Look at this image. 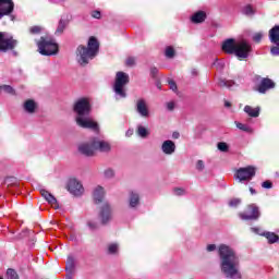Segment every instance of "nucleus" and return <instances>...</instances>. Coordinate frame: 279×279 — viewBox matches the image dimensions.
Masks as SVG:
<instances>
[{
  "label": "nucleus",
  "instance_id": "f257e3e1",
  "mask_svg": "<svg viewBox=\"0 0 279 279\" xmlns=\"http://www.w3.org/2000/svg\"><path fill=\"white\" fill-rule=\"evenodd\" d=\"M218 256H219V267L221 274L228 279H241L243 275H241V260L239 259V255H236V251L226 244H220L218 247Z\"/></svg>",
  "mask_w": 279,
  "mask_h": 279
},
{
  "label": "nucleus",
  "instance_id": "f03ea898",
  "mask_svg": "<svg viewBox=\"0 0 279 279\" xmlns=\"http://www.w3.org/2000/svg\"><path fill=\"white\" fill-rule=\"evenodd\" d=\"M73 110L76 114L75 121L78 128L84 130H99V124L90 119V100L88 98H80L74 102Z\"/></svg>",
  "mask_w": 279,
  "mask_h": 279
},
{
  "label": "nucleus",
  "instance_id": "7ed1b4c3",
  "mask_svg": "<svg viewBox=\"0 0 279 279\" xmlns=\"http://www.w3.org/2000/svg\"><path fill=\"white\" fill-rule=\"evenodd\" d=\"M99 51V41L95 37H90L86 46H78L76 49V56L81 66H86L97 56Z\"/></svg>",
  "mask_w": 279,
  "mask_h": 279
},
{
  "label": "nucleus",
  "instance_id": "20e7f679",
  "mask_svg": "<svg viewBox=\"0 0 279 279\" xmlns=\"http://www.w3.org/2000/svg\"><path fill=\"white\" fill-rule=\"evenodd\" d=\"M130 84V75L125 72H117L116 82L113 85V92L117 95V99H125L128 94L125 93V86Z\"/></svg>",
  "mask_w": 279,
  "mask_h": 279
},
{
  "label": "nucleus",
  "instance_id": "39448f33",
  "mask_svg": "<svg viewBox=\"0 0 279 279\" xmlns=\"http://www.w3.org/2000/svg\"><path fill=\"white\" fill-rule=\"evenodd\" d=\"M37 47L40 56H56L58 53V44L50 37H40Z\"/></svg>",
  "mask_w": 279,
  "mask_h": 279
},
{
  "label": "nucleus",
  "instance_id": "423d86ee",
  "mask_svg": "<svg viewBox=\"0 0 279 279\" xmlns=\"http://www.w3.org/2000/svg\"><path fill=\"white\" fill-rule=\"evenodd\" d=\"M19 40L8 33L0 32V51L7 53V51H12L16 49Z\"/></svg>",
  "mask_w": 279,
  "mask_h": 279
},
{
  "label": "nucleus",
  "instance_id": "0eeeda50",
  "mask_svg": "<svg viewBox=\"0 0 279 279\" xmlns=\"http://www.w3.org/2000/svg\"><path fill=\"white\" fill-rule=\"evenodd\" d=\"M240 219L243 221H258L260 218V209L256 204H251L247 206V209L245 213H241L239 215Z\"/></svg>",
  "mask_w": 279,
  "mask_h": 279
},
{
  "label": "nucleus",
  "instance_id": "6e6552de",
  "mask_svg": "<svg viewBox=\"0 0 279 279\" xmlns=\"http://www.w3.org/2000/svg\"><path fill=\"white\" fill-rule=\"evenodd\" d=\"M254 175H256V168L254 166L240 168L235 172V178L240 182H250V180H252V178H254Z\"/></svg>",
  "mask_w": 279,
  "mask_h": 279
},
{
  "label": "nucleus",
  "instance_id": "1a4fd4ad",
  "mask_svg": "<svg viewBox=\"0 0 279 279\" xmlns=\"http://www.w3.org/2000/svg\"><path fill=\"white\" fill-rule=\"evenodd\" d=\"M252 52V46L245 41L241 40L236 43L234 56L240 60H245L250 58V53Z\"/></svg>",
  "mask_w": 279,
  "mask_h": 279
},
{
  "label": "nucleus",
  "instance_id": "9d476101",
  "mask_svg": "<svg viewBox=\"0 0 279 279\" xmlns=\"http://www.w3.org/2000/svg\"><path fill=\"white\" fill-rule=\"evenodd\" d=\"M269 40L272 43L274 46L270 49L271 56H279V25H275L270 31H269Z\"/></svg>",
  "mask_w": 279,
  "mask_h": 279
},
{
  "label": "nucleus",
  "instance_id": "9b49d317",
  "mask_svg": "<svg viewBox=\"0 0 279 279\" xmlns=\"http://www.w3.org/2000/svg\"><path fill=\"white\" fill-rule=\"evenodd\" d=\"M98 218L100 220L101 226H108L110 221H112V207L105 203L98 214Z\"/></svg>",
  "mask_w": 279,
  "mask_h": 279
},
{
  "label": "nucleus",
  "instance_id": "f8f14e48",
  "mask_svg": "<svg viewBox=\"0 0 279 279\" xmlns=\"http://www.w3.org/2000/svg\"><path fill=\"white\" fill-rule=\"evenodd\" d=\"M66 189L71 195L75 197H80V195H84V185L77 179H70L68 181Z\"/></svg>",
  "mask_w": 279,
  "mask_h": 279
},
{
  "label": "nucleus",
  "instance_id": "ddd939ff",
  "mask_svg": "<svg viewBox=\"0 0 279 279\" xmlns=\"http://www.w3.org/2000/svg\"><path fill=\"white\" fill-rule=\"evenodd\" d=\"M14 12V2L12 0H0V20Z\"/></svg>",
  "mask_w": 279,
  "mask_h": 279
},
{
  "label": "nucleus",
  "instance_id": "4468645a",
  "mask_svg": "<svg viewBox=\"0 0 279 279\" xmlns=\"http://www.w3.org/2000/svg\"><path fill=\"white\" fill-rule=\"evenodd\" d=\"M135 110L140 117L147 119L149 117V108L147 107V100L144 98L137 99L135 104Z\"/></svg>",
  "mask_w": 279,
  "mask_h": 279
},
{
  "label": "nucleus",
  "instance_id": "2eb2a0df",
  "mask_svg": "<svg viewBox=\"0 0 279 279\" xmlns=\"http://www.w3.org/2000/svg\"><path fill=\"white\" fill-rule=\"evenodd\" d=\"M252 232H255V234H259L260 236H265L267 239L269 245H274V243H279V236L278 234L271 232V231H265L260 233L259 228H251Z\"/></svg>",
  "mask_w": 279,
  "mask_h": 279
},
{
  "label": "nucleus",
  "instance_id": "dca6fc26",
  "mask_svg": "<svg viewBox=\"0 0 279 279\" xmlns=\"http://www.w3.org/2000/svg\"><path fill=\"white\" fill-rule=\"evenodd\" d=\"M94 147L95 151H100V154H110L112 151V145L101 140H94Z\"/></svg>",
  "mask_w": 279,
  "mask_h": 279
},
{
  "label": "nucleus",
  "instance_id": "f3484780",
  "mask_svg": "<svg viewBox=\"0 0 279 279\" xmlns=\"http://www.w3.org/2000/svg\"><path fill=\"white\" fill-rule=\"evenodd\" d=\"M78 151L83 156H87V157L95 156V141L78 145Z\"/></svg>",
  "mask_w": 279,
  "mask_h": 279
},
{
  "label": "nucleus",
  "instance_id": "a211bd4d",
  "mask_svg": "<svg viewBox=\"0 0 279 279\" xmlns=\"http://www.w3.org/2000/svg\"><path fill=\"white\" fill-rule=\"evenodd\" d=\"M161 151L166 156H173L175 154V142L167 140L161 144Z\"/></svg>",
  "mask_w": 279,
  "mask_h": 279
},
{
  "label": "nucleus",
  "instance_id": "6ab92c4d",
  "mask_svg": "<svg viewBox=\"0 0 279 279\" xmlns=\"http://www.w3.org/2000/svg\"><path fill=\"white\" fill-rule=\"evenodd\" d=\"M129 208L136 210L141 206V195L136 192H130L128 198Z\"/></svg>",
  "mask_w": 279,
  "mask_h": 279
},
{
  "label": "nucleus",
  "instance_id": "aec40b11",
  "mask_svg": "<svg viewBox=\"0 0 279 279\" xmlns=\"http://www.w3.org/2000/svg\"><path fill=\"white\" fill-rule=\"evenodd\" d=\"M23 110L26 114H36V110H38V102L34 99H27L23 104Z\"/></svg>",
  "mask_w": 279,
  "mask_h": 279
},
{
  "label": "nucleus",
  "instance_id": "412c9836",
  "mask_svg": "<svg viewBox=\"0 0 279 279\" xmlns=\"http://www.w3.org/2000/svg\"><path fill=\"white\" fill-rule=\"evenodd\" d=\"M222 51H225V53H235L236 51V40L229 38L227 40H225L222 43Z\"/></svg>",
  "mask_w": 279,
  "mask_h": 279
},
{
  "label": "nucleus",
  "instance_id": "4be33fe9",
  "mask_svg": "<svg viewBox=\"0 0 279 279\" xmlns=\"http://www.w3.org/2000/svg\"><path fill=\"white\" fill-rule=\"evenodd\" d=\"M276 83H274V81H271V78H263L260 84L257 87L258 93H262L264 95V93H266L267 90L275 88Z\"/></svg>",
  "mask_w": 279,
  "mask_h": 279
},
{
  "label": "nucleus",
  "instance_id": "5701e85b",
  "mask_svg": "<svg viewBox=\"0 0 279 279\" xmlns=\"http://www.w3.org/2000/svg\"><path fill=\"white\" fill-rule=\"evenodd\" d=\"M93 197L95 204H101V202H104V197H106V191L101 185H98L94 189Z\"/></svg>",
  "mask_w": 279,
  "mask_h": 279
},
{
  "label": "nucleus",
  "instance_id": "b1692460",
  "mask_svg": "<svg viewBox=\"0 0 279 279\" xmlns=\"http://www.w3.org/2000/svg\"><path fill=\"white\" fill-rule=\"evenodd\" d=\"M40 194L41 197L48 202V204H51V206H54V208L58 207V199H56L51 193H49L47 190H41Z\"/></svg>",
  "mask_w": 279,
  "mask_h": 279
},
{
  "label": "nucleus",
  "instance_id": "393cba45",
  "mask_svg": "<svg viewBox=\"0 0 279 279\" xmlns=\"http://www.w3.org/2000/svg\"><path fill=\"white\" fill-rule=\"evenodd\" d=\"M244 112L248 117H252L253 119H256V118L260 117V107L253 108L252 106H245L244 107Z\"/></svg>",
  "mask_w": 279,
  "mask_h": 279
},
{
  "label": "nucleus",
  "instance_id": "a878e982",
  "mask_svg": "<svg viewBox=\"0 0 279 279\" xmlns=\"http://www.w3.org/2000/svg\"><path fill=\"white\" fill-rule=\"evenodd\" d=\"M192 23H204L206 21V12L198 11L194 13L191 17Z\"/></svg>",
  "mask_w": 279,
  "mask_h": 279
},
{
  "label": "nucleus",
  "instance_id": "bb28decb",
  "mask_svg": "<svg viewBox=\"0 0 279 279\" xmlns=\"http://www.w3.org/2000/svg\"><path fill=\"white\" fill-rule=\"evenodd\" d=\"M218 86L220 88H232L233 86H236V82L233 80L219 78Z\"/></svg>",
  "mask_w": 279,
  "mask_h": 279
},
{
  "label": "nucleus",
  "instance_id": "cd10ccee",
  "mask_svg": "<svg viewBox=\"0 0 279 279\" xmlns=\"http://www.w3.org/2000/svg\"><path fill=\"white\" fill-rule=\"evenodd\" d=\"M65 271L74 272L75 271V258L71 255L68 256L65 264Z\"/></svg>",
  "mask_w": 279,
  "mask_h": 279
},
{
  "label": "nucleus",
  "instance_id": "c85d7f7f",
  "mask_svg": "<svg viewBox=\"0 0 279 279\" xmlns=\"http://www.w3.org/2000/svg\"><path fill=\"white\" fill-rule=\"evenodd\" d=\"M100 225L101 223H99V221H97L96 219H88L86 222L88 230H90L92 232H95V230H99Z\"/></svg>",
  "mask_w": 279,
  "mask_h": 279
},
{
  "label": "nucleus",
  "instance_id": "c756f323",
  "mask_svg": "<svg viewBox=\"0 0 279 279\" xmlns=\"http://www.w3.org/2000/svg\"><path fill=\"white\" fill-rule=\"evenodd\" d=\"M66 25H69V22L66 20H60L58 27L56 29L57 36H60L61 34L64 33V29H66Z\"/></svg>",
  "mask_w": 279,
  "mask_h": 279
},
{
  "label": "nucleus",
  "instance_id": "7c9ffc66",
  "mask_svg": "<svg viewBox=\"0 0 279 279\" xmlns=\"http://www.w3.org/2000/svg\"><path fill=\"white\" fill-rule=\"evenodd\" d=\"M235 125H236L238 130H241L242 132H246L247 134H253L254 133V129H252L247 124H243L241 122H235Z\"/></svg>",
  "mask_w": 279,
  "mask_h": 279
},
{
  "label": "nucleus",
  "instance_id": "2f4dec72",
  "mask_svg": "<svg viewBox=\"0 0 279 279\" xmlns=\"http://www.w3.org/2000/svg\"><path fill=\"white\" fill-rule=\"evenodd\" d=\"M114 175H117V173L114 172V169L107 168L104 170V178H106V180H112L114 179Z\"/></svg>",
  "mask_w": 279,
  "mask_h": 279
},
{
  "label": "nucleus",
  "instance_id": "473e14b6",
  "mask_svg": "<svg viewBox=\"0 0 279 279\" xmlns=\"http://www.w3.org/2000/svg\"><path fill=\"white\" fill-rule=\"evenodd\" d=\"M137 134L141 136V138H147L149 136V131L143 125L137 126Z\"/></svg>",
  "mask_w": 279,
  "mask_h": 279
},
{
  "label": "nucleus",
  "instance_id": "72a5a7b5",
  "mask_svg": "<svg viewBox=\"0 0 279 279\" xmlns=\"http://www.w3.org/2000/svg\"><path fill=\"white\" fill-rule=\"evenodd\" d=\"M166 58H174L175 57V49H173V47L169 46L166 48V52H165Z\"/></svg>",
  "mask_w": 279,
  "mask_h": 279
},
{
  "label": "nucleus",
  "instance_id": "f704fd0d",
  "mask_svg": "<svg viewBox=\"0 0 279 279\" xmlns=\"http://www.w3.org/2000/svg\"><path fill=\"white\" fill-rule=\"evenodd\" d=\"M119 252V244L112 243L108 245V254H117Z\"/></svg>",
  "mask_w": 279,
  "mask_h": 279
},
{
  "label": "nucleus",
  "instance_id": "c9c22d12",
  "mask_svg": "<svg viewBox=\"0 0 279 279\" xmlns=\"http://www.w3.org/2000/svg\"><path fill=\"white\" fill-rule=\"evenodd\" d=\"M7 278L8 279H19V274H16V270L9 268L7 270Z\"/></svg>",
  "mask_w": 279,
  "mask_h": 279
},
{
  "label": "nucleus",
  "instance_id": "e433bc0d",
  "mask_svg": "<svg viewBox=\"0 0 279 279\" xmlns=\"http://www.w3.org/2000/svg\"><path fill=\"white\" fill-rule=\"evenodd\" d=\"M217 148L219 149V151H228V149H230V147L228 146V144L226 142H219L217 144Z\"/></svg>",
  "mask_w": 279,
  "mask_h": 279
},
{
  "label": "nucleus",
  "instance_id": "4c0bfd02",
  "mask_svg": "<svg viewBox=\"0 0 279 279\" xmlns=\"http://www.w3.org/2000/svg\"><path fill=\"white\" fill-rule=\"evenodd\" d=\"M173 193L177 195V197H182V195H186V190L182 187H175Z\"/></svg>",
  "mask_w": 279,
  "mask_h": 279
},
{
  "label": "nucleus",
  "instance_id": "58836bf2",
  "mask_svg": "<svg viewBox=\"0 0 279 279\" xmlns=\"http://www.w3.org/2000/svg\"><path fill=\"white\" fill-rule=\"evenodd\" d=\"M1 90H4L9 95H14V88L10 85H1Z\"/></svg>",
  "mask_w": 279,
  "mask_h": 279
},
{
  "label": "nucleus",
  "instance_id": "ea45409f",
  "mask_svg": "<svg viewBox=\"0 0 279 279\" xmlns=\"http://www.w3.org/2000/svg\"><path fill=\"white\" fill-rule=\"evenodd\" d=\"M243 14H245L246 16H252V14H254V9L252 8V5L244 7Z\"/></svg>",
  "mask_w": 279,
  "mask_h": 279
},
{
  "label": "nucleus",
  "instance_id": "a19ab883",
  "mask_svg": "<svg viewBox=\"0 0 279 279\" xmlns=\"http://www.w3.org/2000/svg\"><path fill=\"white\" fill-rule=\"evenodd\" d=\"M239 204H241L240 198H233L229 202V206H231V208H236V206H239Z\"/></svg>",
  "mask_w": 279,
  "mask_h": 279
},
{
  "label": "nucleus",
  "instance_id": "79ce46f5",
  "mask_svg": "<svg viewBox=\"0 0 279 279\" xmlns=\"http://www.w3.org/2000/svg\"><path fill=\"white\" fill-rule=\"evenodd\" d=\"M126 66H134L136 64V59L134 57H129L125 61Z\"/></svg>",
  "mask_w": 279,
  "mask_h": 279
},
{
  "label": "nucleus",
  "instance_id": "37998d69",
  "mask_svg": "<svg viewBox=\"0 0 279 279\" xmlns=\"http://www.w3.org/2000/svg\"><path fill=\"white\" fill-rule=\"evenodd\" d=\"M40 32H43V27L40 26H33L29 28L31 34H40Z\"/></svg>",
  "mask_w": 279,
  "mask_h": 279
},
{
  "label": "nucleus",
  "instance_id": "c03bdc74",
  "mask_svg": "<svg viewBox=\"0 0 279 279\" xmlns=\"http://www.w3.org/2000/svg\"><path fill=\"white\" fill-rule=\"evenodd\" d=\"M196 169L197 171H204V169H206V166L204 165V160H197Z\"/></svg>",
  "mask_w": 279,
  "mask_h": 279
},
{
  "label": "nucleus",
  "instance_id": "a18cd8bd",
  "mask_svg": "<svg viewBox=\"0 0 279 279\" xmlns=\"http://www.w3.org/2000/svg\"><path fill=\"white\" fill-rule=\"evenodd\" d=\"M253 40H254V43H260V40H263V33H256L253 36Z\"/></svg>",
  "mask_w": 279,
  "mask_h": 279
},
{
  "label": "nucleus",
  "instance_id": "49530a36",
  "mask_svg": "<svg viewBox=\"0 0 279 279\" xmlns=\"http://www.w3.org/2000/svg\"><path fill=\"white\" fill-rule=\"evenodd\" d=\"M262 187L263 189H274V183H271V181H264L262 183Z\"/></svg>",
  "mask_w": 279,
  "mask_h": 279
},
{
  "label": "nucleus",
  "instance_id": "de8ad7c7",
  "mask_svg": "<svg viewBox=\"0 0 279 279\" xmlns=\"http://www.w3.org/2000/svg\"><path fill=\"white\" fill-rule=\"evenodd\" d=\"M168 84H169L171 90H173V92L178 90V85L173 81H171V80L168 81Z\"/></svg>",
  "mask_w": 279,
  "mask_h": 279
},
{
  "label": "nucleus",
  "instance_id": "09e8293b",
  "mask_svg": "<svg viewBox=\"0 0 279 279\" xmlns=\"http://www.w3.org/2000/svg\"><path fill=\"white\" fill-rule=\"evenodd\" d=\"M92 16H93V19H101V12L100 11H93Z\"/></svg>",
  "mask_w": 279,
  "mask_h": 279
},
{
  "label": "nucleus",
  "instance_id": "8fccbe9b",
  "mask_svg": "<svg viewBox=\"0 0 279 279\" xmlns=\"http://www.w3.org/2000/svg\"><path fill=\"white\" fill-rule=\"evenodd\" d=\"M150 75H151V77H156L158 75V68H151Z\"/></svg>",
  "mask_w": 279,
  "mask_h": 279
},
{
  "label": "nucleus",
  "instance_id": "3c124183",
  "mask_svg": "<svg viewBox=\"0 0 279 279\" xmlns=\"http://www.w3.org/2000/svg\"><path fill=\"white\" fill-rule=\"evenodd\" d=\"M215 250H217V245H215V244L207 245V252H215Z\"/></svg>",
  "mask_w": 279,
  "mask_h": 279
},
{
  "label": "nucleus",
  "instance_id": "603ef678",
  "mask_svg": "<svg viewBox=\"0 0 279 279\" xmlns=\"http://www.w3.org/2000/svg\"><path fill=\"white\" fill-rule=\"evenodd\" d=\"M214 66H216V69H218V71H221V69H223V63H221V62H214Z\"/></svg>",
  "mask_w": 279,
  "mask_h": 279
},
{
  "label": "nucleus",
  "instance_id": "864d4df0",
  "mask_svg": "<svg viewBox=\"0 0 279 279\" xmlns=\"http://www.w3.org/2000/svg\"><path fill=\"white\" fill-rule=\"evenodd\" d=\"M174 108H175V104H173V102H168L167 104V109L168 110L172 111V110H174Z\"/></svg>",
  "mask_w": 279,
  "mask_h": 279
},
{
  "label": "nucleus",
  "instance_id": "5fc2aeb1",
  "mask_svg": "<svg viewBox=\"0 0 279 279\" xmlns=\"http://www.w3.org/2000/svg\"><path fill=\"white\" fill-rule=\"evenodd\" d=\"M191 75H192L193 77H197V75H198L197 69H192V70H191Z\"/></svg>",
  "mask_w": 279,
  "mask_h": 279
},
{
  "label": "nucleus",
  "instance_id": "6e6d98bb",
  "mask_svg": "<svg viewBox=\"0 0 279 279\" xmlns=\"http://www.w3.org/2000/svg\"><path fill=\"white\" fill-rule=\"evenodd\" d=\"M132 134H134L133 130H128L125 133V136H128V138H130V136H132Z\"/></svg>",
  "mask_w": 279,
  "mask_h": 279
},
{
  "label": "nucleus",
  "instance_id": "4d7b16f0",
  "mask_svg": "<svg viewBox=\"0 0 279 279\" xmlns=\"http://www.w3.org/2000/svg\"><path fill=\"white\" fill-rule=\"evenodd\" d=\"M66 276H65V279H73V274L74 272H71V271H66Z\"/></svg>",
  "mask_w": 279,
  "mask_h": 279
},
{
  "label": "nucleus",
  "instance_id": "13d9d810",
  "mask_svg": "<svg viewBox=\"0 0 279 279\" xmlns=\"http://www.w3.org/2000/svg\"><path fill=\"white\" fill-rule=\"evenodd\" d=\"M225 108H232V104L228 100H225Z\"/></svg>",
  "mask_w": 279,
  "mask_h": 279
},
{
  "label": "nucleus",
  "instance_id": "bf43d9fd",
  "mask_svg": "<svg viewBox=\"0 0 279 279\" xmlns=\"http://www.w3.org/2000/svg\"><path fill=\"white\" fill-rule=\"evenodd\" d=\"M250 193L251 195H256V190H254V187H250Z\"/></svg>",
  "mask_w": 279,
  "mask_h": 279
},
{
  "label": "nucleus",
  "instance_id": "052dcab7",
  "mask_svg": "<svg viewBox=\"0 0 279 279\" xmlns=\"http://www.w3.org/2000/svg\"><path fill=\"white\" fill-rule=\"evenodd\" d=\"M180 134L179 133H173V138H179Z\"/></svg>",
  "mask_w": 279,
  "mask_h": 279
},
{
  "label": "nucleus",
  "instance_id": "680f3d73",
  "mask_svg": "<svg viewBox=\"0 0 279 279\" xmlns=\"http://www.w3.org/2000/svg\"><path fill=\"white\" fill-rule=\"evenodd\" d=\"M0 279H3V277H0Z\"/></svg>",
  "mask_w": 279,
  "mask_h": 279
},
{
  "label": "nucleus",
  "instance_id": "e2e57ef3",
  "mask_svg": "<svg viewBox=\"0 0 279 279\" xmlns=\"http://www.w3.org/2000/svg\"><path fill=\"white\" fill-rule=\"evenodd\" d=\"M0 90H1V85H0Z\"/></svg>",
  "mask_w": 279,
  "mask_h": 279
}]
</instances>
